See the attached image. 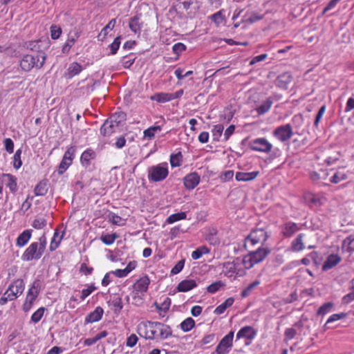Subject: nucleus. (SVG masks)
<instances>
[{
    "label": "nucleus",
    "mask_w": 354,
    "mask_h": 354,
    "mask_svg": "<svg viewBox=\"0 0 354 354\" xmlns=\"http://www.w3.org/2000/svg\"><path fill=\"white\" fill-rule=\"evenodd\" d=\"M138 330H144V335L139 333L140 335L146 339H166L172 336L173 331L169 325L159 322H151L140 323L138 326Z\"/></svg>",
    "instance_id": "obj_1"
},
{
    "label": "nucleus",
    "mask_w": 354,
    "mask_h": 354,
    "mask_svg": "<svg viewBox=\"0 0 354 354\" xmlns=\"http://www.w3.org/2000/svg\"><path fill=\"white\" fill-rule=\"evenodd\" d=\"M47 244L45 234L38 239V241L32 242L24 252L21 259L24 261L39 260L44 253Z\"/></svg>",
    "instance_id": "obj_2"
},
{
    "label": "nucleus",
    "mask_w": 354,
    "mask_h": 354,
    "mask_svg": "<svg viewBox=\"0 0 354 354\" xmlns=\"http://www.w3.org/2000/svg\"><path fill=\"white\" fill-rule=\"evenodd\" d=\"M45 60L44 52L26 54L20 61V66L23 71L29 72L34 68L40 69L44 66Z\"/></svg>",
    "instance_id": "obj_3"
},
{
    "label": "nucleus",
    "mask_w": 354,
    "mask_h": 354,
    "mask_svg": "<svg viewBox=\"0 0 354 354\" xmlns=\"http://www.w3.org/2000/svg\"><path fill=\"white\" fill-rule=\"evenodd\" d=\"M270 250L268 248H259L257 250L250 252L245 256L241 262L245 269H250L254 265L261 262L269 254Z\"/></svg>",
    "instance_id": "obj_4"
},
{
    "label": "nucleus",
    "mask_w": 354,
    "mask_h": 354,
    "mask_svg": "<svg viewBox=\"0 0 354 354\" xmlns=\"http://www.w3.org/2000/svg\"><path fill=\"white\" fill-rule=\"evenodd\" d=\"M169 175L168 164L166 162L153 165L147 169V178L149 182L157 183L164 180Z\"/></svg>",
    "instance_id": "obj_5"
},
{
    "label": "nucleus",
    "mask_w": 354,
    "mask_h": 354,
    "mask_svg": "<svg viewBox=\"0 0 354 354\" xmlns=\"http://www.w3.org/2000/svg\"><path fill=\"white\" fill-rule=\"evenodd\" d=\"M241 259H236L233 261H228L223 264V272L227 277H234L236 276H243L245 274V268H243Z\"/></svg>",
    "instance_id": "obj_6"
},
{
    "label": "nucleus",
    "mask_w": 354,
    "mask_h": 354,
    "mask_svg": "<svg viewBox=\"0 0 354 354\" xmlns=\"http://www.w3.org/2000/svg\"><path fill=\"white\" fill-rule=\"evenodd\" d=\"M269 235L263 228H257L251 231L250 234L245 239V245H250L254 246L257 244L263 245L267 241Z\"/></svg>",
    "instance_id": "obj_7"
},
{
    "label": "nucleus",
    "mask_w": 354,
    "mask_h": 354,
    "mask_svg": "<svg viewBox=\"0 0 354 354\" xmlns=\"http://www.w3.org/2000/svg\"><path fill=\"white\" fill-rule=\"evenodd\" d=\"M76 150V146L72 145L65 151L57 170L59 175L63 174L72 165L73 159L75 158Z\"/></svg>",
    "instance_id": "obj_8"
},
{
    "label": "nucleus",
    "mask_w": 354,
    "mask_h": 354,
    "mask_svg": "<svg viewBox=\"0 0 354 354\" xmlns=\"http://www.w3.org/2000/svg\"><path fill=\"white\" fill-rule=\"evenodd\" d=\"M248 145L251 150L263 153L270 152L273 147L272 145L266 138H258L252 140Z\"/></svg>",
    "instance_id": "obj_9"
},
{
    "label": "nucleus",
    "mask_w": 354,
    "mask_h": 354,
    "mask_svg": "<svg viewBox=\"0 0 354 354\" xmlns=\"http://www.w3.org/2000/svg\"><path fill=\"white\" fill-rule=\"evenodd\" d=\"M233 331H230L223 337L216 348V354H228L233 346Z\"/></svg>",
    "instance_id": "obj_10"
},
{
    "label": "nucleus",
    "mask_w": 354,
    "mask_h": 354,
    "mask_svg": "<svg viewBox=\"0 0 354 354\" xmlns=\"http://www.w3.org/2000/svg\"><path fill=\"white\" fill-rule=\"evenodd\" d=\"M273 136L281 142H286L293 135L292 128L290 124L281 125L275 129Z\"/></svg>",
    "instance_id": "obj_11"
},
{
    "label": "nucleus",
    "mask_w": 354,
    "mask_h": 354,
    "mask_svg": "<svg viewBox=\"0 0 354 354\" xmlns=\"http://www.w3.org/2000/svg\"><path fill=\"white\" fill-rule=\"evenodd\" d=\"M25 283L24 280L17 279L8 286L7 293H9L14 299H16L23 293Z\"/></svg>",
    "instance_id": "obj_12"
},
{
    "label": "nucleus",
    "mask_w": 354,
    "mask_h": 354,
    "mask_svg": "<svg viewBox=\"0 0 354 354\" xmlns=\"http://www.w3.org/2000/svg\"><path fill=\"white\" fill-rule=\"evenodd\" d=\"M80 35L81 31L79 29L74 28L70 31L68 35V39L62 47V53L68 54L70 52L71 48L75 44Z\"/></svg>",
    "instance_id": "obj_13"
},
{
    "label": "nucleus",
    "mask_w": 354,
    "mask_h": 354,
    "mask_svg": "<svg viewBox=\"0 0 354 354\" xmlns=\"http://www.w3.org/2000/svg\"><path fill=\"white\" fill-rule=\"evenodd\" d=\"M201 177L196 172H192L183 178V183L187 189H194L200 183Z\"/></svg>",
    "instance_id": "obj_14"
},
{
    "label": "nucleus",
    "mask_w": 354,
    "mask_h": 354,
    "mask_svg": "<svg viewBox=\"0 0 354 354\" xmlns=\"http://www.w3.org/2000/svg\"><path fill=\"white\" fill-rule=\"evenodd\" d=\"M114 117H110L107 119L100 128V133L104 136H109L115 131L116 128L118 127L116 122L113 120Z\"/></svg>",
    "instance_id": "obj_15"
},
{
    "label": "nucleus",
    "mask_w": 354,
    "mask_h": 354,
    "mask_svg": "<svg viewBox=\"0 0 354 354\" xmlns=\"http://www.w3.org/2000/svg\"><path fill=\"white\" fill-rule=\"evenodd\" d=\"M2 180L10 192L15 194L18 190L17 178L11 174H3Z\"/></svg>",
    "instance_id": "obj_16"
},
{
    "label": "nucleus",
    "mask_w": 354,
    "mask_h": 354,
    "mask_svg": "<svg viewBox=\"0 0 354 354\" xmlns=\"http://www.w3.org/2000/svg\"><path fill=\"white\" fill-rule=\"evenodd\" d=\"M257 335V331L252 326H246L241 328L236 333V339L246 338L252 340Z\"/></svg>",
    "instance_id": "obj_17"
},
{
    "label": "nucleus",
    "mask_w": 354,
    "mask_h": 354,
    "mask_svg": "<svg viewBox=\"0 0 354 354\" xmlns=\"http://www.w3.org/2000/svg\"><path fill=\"white\" fill-rule=\"evenodd\" d=\"M292 77L290 73H283L277 77L276 80V85L282 89H287L289 84L292 82Z\"/></svg>",
    "instance_id": "obj_18"
},
{
    "label": "nucleus",
    "mask_w": 354,
    "mask_h": 354,
    "mask_svg": "<svg viewBox=\"0 0 354 354\" xmlns=\"http://www.w3.org/2000/svg\"><path fill=\"white\" fill-rule=\"evenodd\" d=\"M342 259L338 254H332L328 256L322 266V270L327 271L336 266L341 261Z\"/></svg>",
    "instance_id": "obj_19"
},
{
    "label": "nucleus",
    "mask_w": 354,
    "mask_h": 354,
    "mask_svg": "<svg viewBox=\"0 0 354 354\" xmlns=\"http://www.w3.org/2000/svg\"><path fill=\"white\" fill-rule=\"evenodd\" d=\"M197 286V283L194 279H184L181 281L177 286L178 292H188Z\"/></svg>",
    "instance_id": "obj_20"
},
{
    "label": "nucleus",
    "mask_w": 354,
    "mask_h": 354,
    "mask_svg": "<svg viewBox=\"0 0 354 354\" xmlns=\"http://www.w3.org/2000/svg\"><path fill=\"white\" fill-rule=\"evenodd\" d=\"M104 314V310L102 307L97 306L85 317L86 323H93L100 321Z\"/></svg>",
    "instance_id": "obj_21"
},
{
    "label": "nucleus",
    "mask_w": 354,
    "mask_h": 354,
    "mask_svg": "<svg viewBox=\"0 0 354 354\" xmlns=\"http://www.w3.org/2000/svg\"><path fill=\"white\" fill-rule=\"evenodd\" d=\"M299 230L298 224L294 222H287L283 226L282 234L285 237H290Z\"/></svg>",
    "instance_id": "obj_22"
},
{
    "label": "nucleus",
    "mask_w": 354,
    "mask_h": 354,
    "mask_svg": "<svg viewBox=\"0 0 354 354\" xmlns=\"http://www.w3.org/2000/svg\"><path fill=\"white\" fill-rule=\"evenodd\" d=\"M95 158V152L92 149H86L81 155L80 162L86 168L90 166L91 160Z\"/></svg>",
    "instance_id": "obj_23"
},
{
    "label": "nucleus",
    "mask_w": 354,
    "mask_h": 354,
    "mask_svg": "<svg viewBox=\"0 0 354 354\" xmlns=\"http://www.w3.org/2000/svg\"><path fill=\"white\" fill-rule=\"evenodd\" d=\"M259 174V171H254L251 172L239 171L236 173L235 178L237 181L247 182L255 179Z\"/></svg>",
    "instance_id": "obj_24"
},
{
    "label": "nucleus",
    "mask_w": 354,
    "mask_h": 354,
    "mask_svg": "<svg viewBox=\"0 0 354 354\" xmlns=\"http://www.w3.org/2000/svg\"><path fill=\"white\" fill-rule=\"evenodd\" d=\"M32 232V230H26L21 233L17 239L16 245L19 248L26 245L31 239Z\"/></svg>",
    "instance_id": "obj_25"
},
{
    "label": "nucleus",
    "mask_w": 354,
    "mask_h": 354,
    "mask_svg": "<svg viewBox=\"0 0 354 354\" xmlns=\"http://www.w3.org/2000/svg\"><path fill=\"white\" fill-rule=\"evenodd\" d=\"M273 104L272 97H270L263 101L259 106L256 108V111L259 115H263L268 112Z\"/></svg>",
    "instance_id": "obj_26"
},
{
    "label": "nucleus",
    "mask_w": 354,
    "mask_h": 354,
    "mask_svg": "<svg viewBox=\"0 0 354 354\" xmlns=\"http://www.w3.org/2000/svg\"><path fill=\"white\" fill-rule=\"evenodd\" d=\"M150 283V280L148 277L145 276L138 279L134 284V288L136 290L143 292L148 290V287Z\"/></svg>",
    "instance_id": "obj_27"
},
{
    "label": "nucleus",
    "mask_w": 354,
    "mask_h": 354,
    "mask_svg": "<svg viewBox=\"0 0 354 354\" xmlns=\"http://www.w3.org/2000/svg\"><path fill=\"white\" fill-rule=\"evenodd\" d=\"M348 178V174L343 169H339L335 171L330 178L329 181L333 184H337Z\"/></svg>",
    "instance_id": "obj_28"
},
{
    "label": "nucleus",
    "mask_w": 354,
    "mask_h": 354,
    "mask_svg": "<svg viewBox=\"0 0 354 354\" xmlns=\"http://www.w3.org/2000/svg\"><path fill=\"white\" fill-rule=\"evenodd\" d=\"M149 98L151 100L156 101L158 103H166L171 101L170 93H156L151 95Z\"/></svg>",
    "instance_id": "obj_29"
},
{
    "label": "nucleus",
    "mask_w": 354,
    "mask_h": 354,
    "mask_svg": "<svg viewBox=\"0 0 354 354\" xmlns=\"http://www.w3.org/2000/svg\"><path fill=\"white\" fill-rule=\"evenodd\" d=\"M48 182L43 180L39 181L34 189V194L37 196H43L48 192Z\"/></svg>",
    "instance_id": "obj_30"
},
{
    "label": "nucleus",
    "mask_w": 354,
    "mask_h": 354,
    "mask_svg": "<svg viewBox=\"0 0 354 354\" xmlns=\"http://www.w3.org/2000/svg\"><path fill=\"white\" fill-rule=\"evenodd\" d=\"M234 302V299L233 297L227 298L224 302L215 308L214 313L217 315H222L227 308H230L233 305Z\"/></svg>",
    "instance_id": "obj_31"
},
{
    "label": "nucleus",
    "mask_w": 354,
    "mask_h": 354,
    "mask_svg": "<svg viewBox=\"0 0 354 354\" xmlns=\"http://www.w3.org/2000/svg\"><path fill=\"white\" fill-rule=\"evenodd\" d=\"M82 70V66L79 63L74 62L69 65L67 69V76L68 78H72L80 73Z\"/></svg>",
    "instance_id": "obj_32"
},
{
    "label": "nucleus",
    "mask_w": 354,
    "mask_h": 354,
    "mask_svg": "<svg viewBox=\"0 0 354 354\" xmlns=\"http://www.w3.org/2000/svg\"><path fill=\"white\" fill-rule=\"evenodd\" d=\"M342 248L347 252H354V234L349 235L343 241Z\"/></svg>",
    "instance_id": "obj_33"
},
{
    "label": "nucleus",
    "mask_w": 354,
    "mask_h": 354,
    "mask_svg": "<svg viewBox=\"0 0 354 354\" xmlns=\"http://www.w3.org/2000/svg\"><path fill=\"white\" fill-rule=\"evenodd\" d=\"M41 289V283L39 279H36L33 281L32 286L28 289L27 295L28 296H30L37 299L38 297Z\"/></svg>",
    "instance_id": "obj_34"
},
{
    "label": "nucleus",
    "mask_w": 354,
    "mask_h": 354,
    "mask_svg": "<svg viewBox=\"0 0 354 354\" xmlns=\"http://www.w3.org/2000/svg\"><path fill=\"white\" fill-rule=\"evenodd\" d=\"M304 236V234H299L297 238L292 241L291 247L293 251L299 252L304 249V245L303 243Z\"/></svg>",
    "instance_id": "obj_35"
},
{
    "label": "nucleus",
    "mask_w": 354,
    "mask_h": 354,
    "mask_svg": "<svg viewBox=\"0 0 354 354\" xmlns=\"http://www.w3.org/2000/svg\"><path fill=\"white\" fill-rule=\"evenodd\" d=\"M334 304L331 301L326 302L322 305L317 311V315L324 316L333 311Z\"/></svg>",
    "instance_id": "obj_36"
},
{
    "label": "nucleus",
    "mask_w": 354,
    "mask_h": 354,
    "mask_svg": "<svg viewBox=\"0 0 354 354\" xmlns=\"http://www.w3.org/2000/svg\"><path fill=\"white\" fill-rule=\"evenodd\" d=\"M139 20H140V18L138 16H135V17L131 18L129 23V28L131 29V30L132 32H133L136 34L140 33V30H141V26H140V24L139 22Z\"/></svg>",
    "instance_id": "obj_37"
},
{
    "label": "nucleus",
    "mask_w": 354,
    "mask_h": 354,
    "mask_svg": "<svg viewBox=\"0 0 354 354\" xmlns=\"http://www.w3.org/2000/svg\"><path fill=\"white\" fill-rule=\"evenodd\" d=\"M119 237L116 233L102 234L100 240L106 245L113 244L115 241Z\"/></svg>",
    "instance_id": "obj_38"
},
{
    "label": "nucleus",
    "mask_w": 354,
    "mask_h": 354,
    "mask_svg": "<svg viewBox=\"0 0 354 354\" xmlns=\"http://www.w3.org/2000/svg\"><path fill=\"white\" fill-rule=\"evenodd\" d=\"M108 218L113 225L123 226L125 224V220L113 212H110L109 214Z\"/></svg>",
    "instance_id": "obj_39"
},
{
    "label": "nucleus",
    "mask_w": 354,
    "mask_h": 354,
    "mask_svg": "<svg viewBox=\"0 0 354 354\" xmlns=\"http://www.w3.org/2000/svg\"><path fill=\"white\" fill-rule=\"evenodd\" d=\"M63 238V234L61 236H59V233L57 230H55L54 232L53 237L51 239L49 250L50 251H55L59 245V243Z\"/></svg>",
    "instance_id": "obj_40"
},
{
    "label": "nucleus",
    "mask_w": 354,
    "mask_h": 354,
    "mask_svg": "<svg viewBox=\"0 0 354 354\" xmlns=\"http://www.w3.org/2000/svg\"><path fill=\"white\" fill-rule=\"evenodd\" d=\"M187 218V214L186 212H181L178 213H175L173 214H171L167 218V223L171 224L176 221L186 219Z\"/></svg>",
    "instance_id": "obj_41"
},
{
    "label": "nucleus",
    "mask_w": 354,
    "mask_h": 354,
    "mask_svg": "<svg viewBox=\"0 0 354 354\" xmlns=\"http://www.w3.org/2000/svg\"><path fill=\"white\" fill-rule=\"evenodd\" d=\"M209 252V249L206 246H201L196 248L192 253V258L194 260L199 259L203 254H208Z\"/></svg>",
    "instance_id": "obj_42"
},
{
    "label": "nucleus",
    "mask_w": 354,
    "mask_h": 354,
    "mask_svg": "<svg viewBox=\"0 0 354 354\" xmlns=\"http://www.w3.org/2000/svg\"><path fill=\"white\" fill-rule=\"evenodd\" d=\"M183 155L180 151L170 156V164L172 167H180L182 163Z\"/></svg>",
    "instance_id": "obj_43"
},
{
    "label": "nucleus",
    "mask_w": 354,
    "mask_h": 354,
    "mask_svg": "<svg viewBox=\"0 0 354 354\" xmlns=\"http://www.w3.org/2000/svg\"><path fill=\"white\" fill-rule=\"evenodd\" d=\"M195 326V322L192 317L186 318L180 324V328L184 332L190 331Z\"/></svg>",
    "instance_id": "obj_44"
},
{
    "label": "nucleus",
    "mask_w": 354,
    "mask_h": 354,
    "mask_svg": "<svg viewBox=\"0 0 354 354\" xmlns=\"http://www.w3.org/2000/svg\"><path fill=\"white\" fill-rule=\"evenodd\" d=\"M225 286V284L222 281H216L207 287V291L209 293L214 294Z\"/></svg>",
    "instance_id": "obj_45"
},
{
    "label": "nucleus",
    "mask_w": 354,
    "mask_h": 354,
    "mask_svg": "<svg viewBox=\"0 0 354 354\" xmlns=\"http://www.w3.org/2000/svg\"><path fill=\"white\" fill-rule=\"evenodd\" d=\"M161 127L160 126H152L145 129L143 132L144 137L147 138L149 139H152L154 138L155 134L157 131H160Z\"/></svg>",
    "instance_id": "obj_46"
},
{
    "label": "nucleus",
    "mask_w": 354,
    "mask_h": 354,
    "mask_svg": "<svg viewBox=\"0 0 354 354\" xmlns=\"http://www.w3.org/2000/svg\"><path fill=\"white\" fill-rule=\"evenodd\" d=\"M224 129V127L223 124H216L213 127L212 129V136L214 140L218 141L220 138L222 136L223 131Z\"/></svg>",
    "instance_id": "obj_47"
},
{
    "label": "nucleus",
    "mask_w": 354,
    "mask_h": 354,
    "mask_svg": "<svg viewBox=\"0 0 354 354\" xmlns=\"http://www.w3.org/2000/svg\"><path fill=\"white\" fill-rule=\"evenodd\" d=\"M350 292L344 295L342 301L344 304H349L354 301V278L351 281Z\"/></svg>",
    "instance_id": "obj_48"
},
{
    "label": "nucleus",
    "mask_w": 354,
    "mask_h": 354,
    "mask_svg": "<svg viewBox=\"0 0 354 354\" xmlns=\"http://www.w3.org/2000/svg\"><path fill=\"white\" fill-rule=\"evenodd\" d=\"M22 150L21 149H17L13 156V167L16 169H19L22 165V160L21 156Z\"/></svg>",
    "instance_id": "obj_49"
},
{
    "label": "nucleus",
    "mask_w": 354,
    "mask_h": 354,
    "mask_svg": "<svg viewBox=\"0 0 354 354\" xmlns=\"http://www.w3.org/2000/svg\"><path fill=\"white\" fill-rule=\"evenodd\" d=\"M171 306V299L165 297L164 301L160 304L159 315L161 317L165 316V313L169 309Z\"/></svg>",
    "instance_id": "obj_50"
},
{
    "label": "nucleus",
    "mask_w": 354,
    "mask_h": 354,
    "mask_svg": "<svg viewBox=\"0 0 354 354\" xmlns=\"http://www.w3.org/2000/svg\"><path fill=\"white\" fill-rule=\"evenodd\" d=\"M46 225L47 221L44 217L36 218L32 223V226L36 230H41L44 228Z\"/></svg>",
    "instance_id": "obj_51"
},
{
    "label": "nucleus",
    "mask_w": 354,
    "mask_h": 354,
    "mask_svg": "<svg viewBox=\"0 0 354 354\" xmlns=\"http://www.w3.org/2000/svg\"><path fill=\"white\" fill-rule=\"evenodd\" d=\"M45 310H46V308H44V307H40L39 308H38L32 315L31 321L35 324L38 323L43 317Z\"/></svg>",
    "instance_id": "obj_52"
},
{
    "label": "nucleus",
    "mask_w": 354,
    "mask_h": 354,
    "mask_svg": "<svg viewBox=\"0 0 354 354\" xmlns=\"http://www.w3.org/2000/svg\"><path fill=\"white\" fill-rule=\"evenodd\" d=\"M194 3V0H178L176 6L178 10H187Z\"/></svg>",
    "instance_id": "obj_53"
},
{
    "label": "nucleus",
    "mask_w": 354,
    "mask_h": 354,
    "mask_svg": "<svg viewBox=\"0 0 354 354\" xmlns=\"http://www.w3.org/2000/svg\"><path fill=\"white\" fill-rule=\"evenodd\" d=\"M346 314L344 313L333 314L327 319L326 322L324 324V327L326 328H328L329 326H328V325L329 324H330L332 322H336L337 320L344 319V317H346Z\"/></svg>",
    "instance_id": "obj_54"
},
{
    "label": "nucleus",
    "mask_w": 354,
    "mask_h": 354,
    "mask_svg": "<svg viewBox=\"0 0 354 354\" xmlns=\"http://www.w3.org/2000/svg\"><path fill=\"white\" fill-rule=\"evenodd\" d=\"M260 284V281L259 280H255L250 284H249L241 292V296L243 297H247L250 295L252 291L257 286Z\"/></svg>",
    "instance_id": "obj_55"
},
{
    "label": "nucleus",
    "mask_w": 354,
    "mask_h": 354,
    "mask_svg": "<svg viewBox=\"0 0 354 354\" xmlns=\"http://www.w3.org/2000/svg\"><path fill=\"white\" fill-rule=\"evenodd\" d=\"M39 41H30L27 43H26V47L27 49H29L32 51L31 53H38V52H43L40 49V46L39 44Z\"/></svg>",
    "instance_id": "obj_56"
},
{
    "label": "nucleus",
    "mask_w": 354,
    "mask_h": 354,
    "mask_svg": "<svg viewBox=\"0 0 354 354\" xmlns=\"http://www.w3.org/2000/svg\"><path fill=\"white\" fill-rule=\"evenodd\" d=\"M209 18L217 25L221 24L225 20L223 10H219L217 12L212 15Z\"/></svg>",
    "instance_id": "obj_57"
},
{
    "label": "nucleus",
    "mask_w": 354,
    "mask_h": 354,
    "mask_svg": "<svg viewBox=\"0 0 354 354\" xmlns=\"http://www.w3.org/2000/svg\"><path fill=\"white\" fill-rule=\"evenodd\" d=\"M96 287L94 284L87 285V288L83 289L81 292L80 299L82 301H84L87 297H88L91 294L93 293L96 290Z\"/></svg>",
    "instance_id": "obj_58"
},
{
    "label": "nucleus",
    "mask_w": 354,
    "mask_h": 354,
    "mask_svg": "<svg viewBox=\"0 0 354 354\" xmlns=\"http://www.w3.org/2000/svg\"><path fill=\"white\" fill-rule=\"evenodd\" d=\"M136 57L133 55L129 56H124L121 59V63L124 68H129L134 63Z\"/></svg>",
    "instance_id": "obj_59"
},
{
    "label": "nucleus",
    "mask_w": 354,
    "mask_h": 354,
    "mask_svg": "<svg viewBox=\"0 0 354 354\" xmlns=\"http://www.w3.org/2000/svg\"><path fill=\"white\" fill-rule=\"evenodd\" d=\"M111 305L114 307L115 313H120L123 308L122 300L120 297H115L111 300Z\"/></svg>",
    "instance_id": "obj_60"
},
{
    "label": "nucleus",
    "mask_w": 354,
    "mask_h": 354,
    "mask_svg": "<svg viewBox=\"0 0 354 354\" xmlns=\"http://www.w3.org/2000/svg\"><path fill=\"white\" fill-rule=\"evenodd\" d=\"M121 43V36L117 37L114 41L109 45L111 54L115 55L119 49Z\"/></svg>",
    "instance_id": "obj_61"
},
{
    "label": "nucleus",
    "mask_w": 354,
    "mask_h": 354,
    "mask_svg": "<svg viewBox=\"0 0 354 354\" xmlns=\"http://www.w3.org/2000/svg\"><path fill=\"white\" fill-rule=\"evenodd\" d=\"M62 32V28L56 25L50 26V36L53 39H57Z\"/></svg>",
    "instance_id": "obj_62"
},
{
    "label": "nucleus",
    "mask_w": 354,
    "mask_h": 354,
    "mask_svg": "<svg viewBox=\"0 0 354 354\" xmlns=\"http://www.w3.org/2000/svg\"><path fill=\"white\" fill-rule=\"evenodd\" d=\"M341 156H342L341 153L339 151H337L335 154L327 157L326 159L325 160V162L328 165H333V164L335 163L339 159Z\"/></svg>",
    "instance_id": "obj_63"
},
{
    "label": "nucleus",
    "mask_w": 354,
    "mask_h": 354,
    "mask_svg": "<svg viewBox=\"0 0 354 354\" xmlns=\"http://www.w3.org/2000/svg\"><path fill=\"white\" fill-rule=\"evenodd\" d=\"M185 266V260L179 261L171 269V274H177L181 272Z\"/></svg>",
    "instance_id": "obj_64"
}]
</instances>
